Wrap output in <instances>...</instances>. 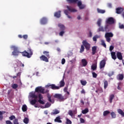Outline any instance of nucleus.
Here are the masks:
<instances>
[{
	"label": "nucleus",
	"instance_id": "473e14b6",
	"mask_svg": "<svg viewBox=\"0 0 124 124\" xmlns=\"http://www.w3.org/2000/svg\"><path fill=\"white\" fill-rule=\"evenodd\" d=\"M97 68V65L96 64H93L91 66L92 70H96Z\"/></svg>",
	"mask_w": 124,
	"mask_h": 124
},
{
	"label": "nucleus",
	"instance_id": "de8ad7c7",
	"mask_svg": "<svg viewBox=\"0 0 124 124\" xmlns=\"http://www.w3.org/2000/svg\"><path fill=\"white\" fill-rule=\"evenodd\" d=\"M92 75L93 78H96L97 77V74L95 73V72H92Z\"/></svg>",
	"mask_w": 124,
	"mask_h": 124
},
{
	"label": "nucleus",
	"instance_id": "3c124183",
	"mask_svg": "<svg viewBox=\"0 0 124 124\" xmlns=\"http://www.w3.org/2000/svg\"><path fill=\"white\" fill-rule=\"evenodd\" d=\"M97 38H98V35L94 36L93 38V41H94L95 42L97 41Z\"/></svg>",
	"mask_w": 124,
	"mask_h": 124
},
{
	"label": "nucleus",
	"instance_id": "0e129e2a",
	"mask_svg": "<svg viewBox=\"0 0 124 124\" xmlns=\"http://www.w3.org/2000/svg\"><path fill=\"white\" fill-rule=\"evenodd\" d=\"M22 37L24 39H28V35H23Z\"/></svg>",
	"mask_w": 124,
	"mask_h": 124
},
{
	"label": "nucleus",
	"instance_id": "0eeeda50",
	"mask_svg": "<svg viewBox=\"0 0 124 124\" xmlns=\"http://www.w3.org/2000/svg\"><path fill=\"white\" fill-rule=\"evenodd\" d=\"M25 65L24 63H22L20 61H17L14 64V67L15 68H17V67H24Z\"/></svg>",
	"mask_w": 124,
	"mask_h": 124
},
{
	"label": "nucleus",
	"instance_id": "338daca9",
	"mask_svg": "<svg viewBox=\"0 0 124 124\" xmlns=\"http://www.w3.org/2000/svg\"><path fill=\"white\" fill-rule=\"evenodd\" d=\"M80 93L81 94H83V93L85 94V93H86V91H85V90L84 89H83L82 90V91H80Z\"/></svg>",
	"mask_w": 124,
	"mask_h": 124
},
{
	"label": "nucleus",
	"instance_id": "c9c22d12",
	"mask_svg": "<svg viewBox=\"0 0 124 124\" xmlns=\"http://www.w3.org/2000/svg\"><path fill=\"white\" fill-rule=\"evenodd\" d=\"M80 83L82 86H86L87 85V81L80 80Z\"/></svg>",
	"mask_w": 124,
	"mask_h": 124
},
{
	"label": "nucleus",
	"instance_id": "bf43d9fd",
	"mask_svg": "<svg viewBox=\"0 0 124 124\" xmlns=\"http://www.w3.org/2000/svg\"><path fill=\"white\" fill-rule=\"evenodd\" d=\"M121 83H118V87H117V89L118 90H119L120 91H121V90H122V88L120 87V86H121Z\"/></svg>",
	"mask_w": 124,
	"mask_h": 124
},
{
	"label": "nucleus",
	"instance_id": "49530a36",
	"mask_svg": "<svg viewBox=\"0 0 124 124\" xmlns=\"http://www.w3.org/2000/svg\"><path fill=\"white\" fill-rule=\"evenodd\" d=\"M66 124H72V122H71V121H70V120H69L68 118L66 119Z\"/></svg>",
	"mask_w": 124,
	"mask_h": 124
},
{
	"label": "nucleus",
	"instance_id": "39448f33",
	"mask_svg": "<svg viewBox=\"0 0 124 124\" xmlns=\"http://www.w3.org/2000/svg\"><path fill=\"white\" fill-rule=\"evenodd\" d=\"M31 96L32 97V98H34V99H32V100H31L30 103L31 104V105H34V104H35V103L37 102L36 99H37L38 96L34 93H31Z\"/></svg>",
	"mask_w": 124,
	"mask_h": 124
},
{
	"label": "nucleus",
	"instance_id": "4be33fe9",
	"mask_svg": "<svg viewBox=\"0 0 124 124\" xmlns=\"http://www.w3.org/2000/svg\"><path fill=\"white\" fill-rule=\"evenodd\" d=\"M97 49V46H93L92 48V55H95V53H96V49Z\"/></svg>",
	"mask_w": 124,
	"mask_h": 124
},
{
	"label": "nucleus",
	"instance_id": "a19ab883",
	"mask_svg": "<svg viewBox=\"0 0 124 124\" xmlns=\"http://www.w3.org/2000/svg\"><path fill=\"white\" fill-rule=\"evenodd\" d=\"M84 50H85V47H84V46L81 45V48L80 49V53H83Z\"/></svg>",
	"mask_w": 124,
	"mask_h": 124
},
{
	"label": "nucleus",
	"instance_id": "09e8293b",
	"mask_svg": "<svg viewBox=\"0 0 124 124\" xmlns=\"http://www.w3.org/2000/svg\"><path fill=\"white\" fill-rule=\"evenodd\" d=\"M51 106V104H50L49 102H47L45 105V108H49Z\"/></svg>",
	"mask_w": 124,
	"mask_h": 124
},
{
	"label": "nucleus",
	"instance_id": "6e6d98bb",
	"mask_svg": "<svg viewBox=\"0 0 124 124\" xmlns=\"http://www.w3.org/2000/svg\"><path fill=\"white\" fill-rule=\"evenodd\" d=\"M113 50H114V46H109V51H110V52H112V51H113Z\"/></svg>",
	"mask_w": 124,
	"mask_h": 124
},
{
	"label": "nucleus",
	"instance_id": "f8f14e48",
	"mask_svg": "<svg viewBox=\"0 0 124 124\" xmlns=\"http://www.w3.org/2000/svg\"><path fill=\"white\" fill-rule=\"evenodd\" d=\"M54 97L60 100H64V97L62 94L56 93L54 95Z\"/></svg>",
	"mask_w": 124,
	"mask_h": 124
},
{
	"label": "nucleus",
	"instance_id": "a18cd8bd",
	"mask_svg": "<svg viewBox=\"0 0 124 124\" xmlns=\"http://www.w3.org/2000/svg\"><path fill=\"white\" fill-rule=\"evenodd\" d=\"M16 119V117L14 115H12L9 117V120L11 121H13V120H15Z\"/></svg>",
	"mask_w": 124,
	"mask_h": 124
},
{
	"label": "nucleus",
	"instance_id": "7ed1b4c3",
	"mask_svg": "<svg viewBox=\"0 0 124 124\" xmlns=\"http://www.w3.org/2000/svg\"><path fill=\"white\" fill-rule=\"evenodd\" d=\"M21 54L23 57H26V58L30 59V58H31V56L33 55V52L31 48L29 47L28 48L27 51L25 50L21 52Z\"/></svg>",
	"mask_w": 124,
	"mask_h": 124
},
{
	"label": "nucleus",
	"instance_id": "a878e982",
	"mask_svg": "<svg viewBox=\"0 0 124 124\" xmlns=\"http://www.w3.org/2000/svg\"><path fill=\"white\" fill-rule=\"evenodd\" d=\"M58 26L59 28H60L61 31H65V27H64V25L61 24H59L58 25Z\"/></svg>",
	"mask_w": 124,
	"mask_h": 124
},
{
	"label": "nucleus",
	"instance_id": "6ab92c4d",
	"mask_svg": "<svg viewBox=\"0 0 124 124\" xmlns=\"http://www.w3.org/2000/svg\"><path fill=\"white\" fill-rule=\"evenodd\" d=\"M116 56L117 57V59H118V60L120 61H122V60H123V55H122L121 52H117Z\"/></svg>",
	"mask_w": 124,
	"mask_h": 124
},
{
	"label": "nucleus",
	"instance_id": "412c9836",
	"mask_svg": "<svg viewBox=\"0 0 124 124\" xmlns=\"http://www.w3.org/2000/svg\"><path fill=\"white\" fill-rule=\"evenodd\" d=\"M124 74H119L117 76V80H124Z\"/></svg>",
	"mask_w": 124,
	"mask_h": 124
},
{
	"label": "nucleus",
	"instance_id": "ddd939ff",
	"mask_svg": "<svg viewBox=\"0 0 124 124\" xmlns=\"http://www.w3.org/2000/svg\"><path fill=\"white\" fill-rule=\"evenodd\" d=\"M12 48L14 49V51L12 52V55L14 56H18L19 55V51H18V48L15 46H12Z\"/></svg>",
	"mask_w": 124,
	"mask_h": 124
},
{
	"label": "nucleus",
	"instance_id": "dca6fc26",
	"mask_svg": "<svg viewBox=\"0 0 124 124\" xmlns=\"http://www.w3.org/2000/svg\"><path fill=\"white\" fill-rule=\"evenodd\" d=\"M66 7L68 11H69L70 12H77V10L73 8L72 7L70 6H67Z\"/></svg>",
	"mask_w": 124,
	"mask_h": 124
},
{
	"label": "nucleus",
	"instance_id": "4d7b16f0",
	"mask_svg": "<svg viewBox=\"0 0 124 124\" xmlns=\"http://www.w3.org/2000/svg\"><path fill=\"white\" fill-rule=\"evenodd\" d=\"M38 98H39V100H41L43 98V96H42V95L41 94H39Z\"/></svg>",
	"mask_w": 124,
	"mask_h": 124
},
{
	"label": "nucleus",
	"instance_id": "2eb2a0df",
	"mask_svg": "<svg viewBox=\"0 0 124 124\" xmlns=\"http://www.w3.org/2000/svg\"><path fill=\"white\" fill-rule=\"evenodd\" d=\"M58 114H60V110L57 109H53L52 112L50 113L51 116H55V115H58Z\"/></svg>",
	"mask_w": 124,
	"mask_h": 124
},
{
	"label": "nucleus",
	"instance_id": "ea45409f",
	"mask_svg": "<svg viewBox=\"0 0 124 124\" xmlns=\"http://www.w3.org/2000/svg\"><path fill=\"white\" fill-rule=\"evenodd\" d=\"M12 88L14 89V90H16L17 88H18V84H14L12 85Z\"/></svg>",
	"mask_w": 124,
	"mask_h": 124
},
{
	"label": "nucleus",
	"instance_id": "8fccbe9b",
	"mask_svg": "<svg viewBox=\"0 0 124 124\" xmlns=\"http://www.w3.org/2000/svg\"><path fill=\"white\" fill-rule=\"evenodd\" d=\"M62 31L59 33V35L60 36H63V34H64V30H61Z\"/></svg>",
	"mask_w": 124,
	"mask_h": 124
},
{
	"label": "nucleus",
	"instance_id": "f257e3e1",
	"mask_svg": "<svg viewBox=\"0 0 124 124\" xmlns=\"http://www.w3.org/2000/svg\"><path fill=\"white\" fill-rule=\"evenodd\" d=\"M64 85H65V83H64V79L63 78L60 82V86H57L55 84H50V83H48L46 85V88H49V89H52V90H60L61 88L64 87Z\"/></svg>",
	"mask_w": 124,
	"mask_h": 124
},
{
	"label": "nucleus",
	"instance_id": "9d476101",
	"mask_svg": "<svg viewBox=\"0 0 124 124\" xmlns=\"http://www.w3.org/2000/svg\"><path fill=\"white\" fill-rule=\"evenodd\" d=\"M106 64V61L105 60H103L100 61L99 63V68L100 69H104L105 67V65Z\"/></svg>",
	"mask_w": 124,
	"mask_h": 124
},
{
	"label": "nucleus",
	"instance_id": "864d4df0",
	"mask_svg": "<svg viewBox=\"0 0 124 124\" xmlns=\"http://www.w3.org/2000/svg\"><path fill=\"white\" fill-rule=\"evenodd\" d=\"M68 114L71 116H73V112H72V110H69L68 111Z\"/></svg>",
	"mask_w": 124,
	"mask_h": 124
},
{
	"label": "nucleus",
	"instance_id": "680f3d73",
	"mask_svg": "<svg viewBox=\"0 0 124 124\" xmlns=\"http://www.w3.org/2000/svg\"><path fill=\"white\" fill-rule=\"evenodd\" d=\"M6 124H13V123H12V122H11V121H10L9 120L6 121Z\"/></svg>",
	"mask_w": 124,
	"mask_h": 124
},
{
	"label": "nucleus",
	"instance_id": "9b49d317",
	"mask_svg": "<svg viewBox=\"0 0 124 124\" xmlns=\"http://www.w3.org/2000/svg\"><path fill=\"white\" fill-rule=\"evenodd\" d=\"M106 22L107 24H108L109 25H113V24L115 23V19L112 17H110L108 18Z\"/></svg>",
	"mask_w": 124,
	"mask_h": 124
},
{
	"label": "nucleus",
	"instance_id": "72a5a7b5",
	"mask_svg": "<svg viewBox=\"0 0 124 124\" xmlns=\"http://www.w3.org/2000/svg\"><path fill=\"white\" fill-rule=\"evenodd\" d=\"M97 11L98 13H101V14H104V13L105 12V10H101L98 8L97 9Z\"/></svg>",
	"mask_w": 124,
	"mask_h": 124
},
{
	"label": "nucleus",
	"instance_id": "e2e57ef3",
	"mask_svg": "<svg viewBox=\"0 0 124 124\" xmlns=\"http://www.w3.org/2000/svg\"><path fill=\"white\" fill-rule=\"evenodd\" d=\"M119 28H120V29H124V24L121 25V24H119Z\"/></svg>",
	"mask_w": 124,
	"mask_h": 124
},
{
	"label": "nucleus",
	"instance_id": "20e7f679",
	"mask_svg": "<svg viewBox=\"0 0 124 124\" xmlns=\"http://www.w3.org/2000/svg\"><path fill=\"white\" fill-rule=\"evenodd\" d=\"M101 22H102L101 19H98L97 21V25H98V26L99 27L97 30L98 32H99L100 31H102L103 32H104V31H105V29H104V28L103 26H101Z\"/></svg>",
	"mask_w": 124,
	"mask_h": 124
},
{
	"label": "nucleus",
	"instance_id": "cd10ccee",
	"mask_svg": "<svg viewBox=\"0 0 124 124\" xmlns=\"http://www.w3.org/2000/svg\"><path fill=\"white\" fill-rule=\"evenodd\" d=\"M114 98H115V95H114V94H112L110 95V96H109L110 103H112V102H113V99H114Z\"/></svg>",
	"mask_w": 124,
	"mask_h": 124
},
{
	"label": "nucleus",
	"instance_id": "4468645a",
	"mask_svg": "<svg viewBox=\"0 0 124 124\" xmlns=\"http://www.w3.org/2000/svg\"><path fill=\"white\" fill-rule=\"evenodd\" d=\"M40 59L41 61H43L46 62H49V58H48V57H46L45 55H42L40 57Z\"/></svg>",
	"mask_w": 124,
	"mask_h": 124
},
{
	"label": "nucleus",
	"instance_id": "13d9d810",
	"mask_svg": "<svg viewBox=\"0 0 124 124\" xmlns=\"http://www.w3.org/2000/svg\"><path fill=\"white\" fill-rule=\"evenodd\" d=\"M80 122L81 124H84L85 123V120L84 119L80 118Z\"/></svg>",
	"mask_w": 124,
	"mask_h": 124
},
{
	"label": "nucleus",
	"instance_id": "f704fd0d",
	"mask_svg": "<svg viewBox=\"0 0 124 124\" xmlns=\"http://www.w3.org/2000/svg\"><path fill=\"white\" fill-rule=\"evenodd\" d=\"M110 114V111L108 110H106L103 112V116L104 117H106L107 115H109Z\"/></svg>",
	"mask_w": 124,
	"mask_h": 124
},
{
	"label": "nucleus",
	"instance_id": "a211bd4d",
	"mask_svg": "<svg viewBox=\"0 0 124 124\" xmlns=\"http://www.w3.org/2000/svg\"><path fill=\"white\" fill-rule=\"evenodd\" d=\"M21 74L22 72H19L16 74V76H11V78H13V79H16V78H21Z\"/></svg>",
	"mask_w": 124,
	"mask_h": 124
},
{
	"label": "nucleus",
	"instance_id": "37998d69",
	"mask_svg": "<svg viewBox=\"0 0 124 124\" xmlns=\"http://www.w3.org/2000/svg\"><path fill=\"white\" fill-rule=\"evenodd\" d=\"M110 115H111L112 119H115V118H116V113H115V112H112L110 113Z\"/></svg>",
	"mask_w": 124,
	"mask_h": 124
},
{
	"label": "nucleus",
	"instance_id": "e433bc0d",
	"mask_svg": "<svg viewBox=\"0 0 124 124\" xmlns=\"http://www.w3.org/2000/svg\"><path fill=\"white\" fill-rule=\"evenodd\" d=\"M29 118L25 117L23 120V123H24V124H29Z\"/></svg>",
	"mask_w": 124,
	"mask_h": 124
},
{
	"label": "nucleus",
	"instance_id": "6e6552de",
	"mask_svg": "<svg viewBox=\"0 0 124 124\" xmlns=\"http://www.w3.org/2000/svg\"><path fill=\"white\" fill-rule=\"evenodd\" d=\"M82 44L83 46L85 47V49L87 51H89L90 49H91V45L88 43L86 40H84L82 41Z\"/></svg>",
	"mask_w": 124,
	"mask_h": 124
},
{
	"label": "nucleus",
	"instance_id": "1a4fd4ad",
	"mask_svg": "<svg viewBox=\"0 0 124 124\" xmlns=\"http://www.w3.org/2000/svg\"><path fill=\"white\" fill-rule=\"evenodd\" d=\"M35 91L36 93H45V89L41 86L37 87L35 88Z\"/></svg>",
	"mask_w": 124,
	"mask_h": 124
},
{
	"label": "nucleus",
	"instance_id": "052dcab7",
	"mask_svg": "<svg viewBox=\"0 0 124 124\" xmlns=\"http://www.w3.org/2000/svg\"><path fill=\"white\" fill-rule=\"evenodd\" d=\"M64 63H65V59L63 58L62 60V64H64Z\"/></svg>",
	"mask_w": 124,
	"mask_h": 124
},
{
	"label": "nucleus",
	"instance_id": "5fc2aeb1",
	"mask_svg": "<svg viewBox=\"0 0 124 124\" xmlns=\"http://www.w3.org/2000/svg\"><path fill=\"white\" fill-rule=\"evenodd\" d=\"M38 101L40 104H45V102H44V101H42L41 99L38 100Z\"/></svg>",
	"mask_w": 124,
	"mask_h": 124
},
{
	"label": "nucleus",
	"instance_id": "423d86ee",
	"mask_svg": "<svg viewBox=\"0 0 124 124\" xmlns=\"http://www.w3.org/2000/svg\"><path fill=\"white\" fill-rule=\"evenodd\" d=\"M114 36V34L112 32H107L105 34V37L106 39V41L107 42L110 43L111 41V38L110 37H113Z\"/></svg>",
	"mask_w": 124,
	"mask_h": 124
},
{
	"label": "nucleus",
	"instance_id": "aec40b11",
	"mask_svg": "<svg viewBox=\"0 0 124 124\" xmlns=\"http://www.w3.org/2000/svg\"><path fill=\"white\" fill-rule=\"evenodd\" d=\"M117 14H121L123 11H124V9L123 8L118 7L116 9Z\"/></svg>",
	"mask_w": 124,
	"mask_h": 124
},
{
	"label": "nucleus",
	"instance_id": "c85d7f7f",
	"mask_svg": "<svg viewBox=\"0 0 124 124\" xmlns=\"http://www.w3.org/2000/svg\"><path fill=\"white\" fill-rule=\"evenodd\" d=\"M22 110L23 112L27 111V110H28V107H27L26 105H23L22 106Z\"/></svg>",
	"mask_w": 124,
	"mask_h": 124
},
{
	"label": "nucleus",
	"instance_id": "2f4dec72",
	"mask_svg": "<svg viewBox=\"0 0 124 124\" xmlns=\"http://www.w3.org/2000/svg\"><path fill=\"white\" fill-rule=\"evenodd\" d=\"M64 13L65 14V15H66V16H67L68 18H69V19H71V16H70L68 15V14L69 13V12H68V11L67 10H65L64 11Z\"/></svg>",
	"mask_w": 124,
	"mask_h": 124
},
{
	"label": "nucleus",
	"instance_id": "79ce46f5",
	"mask_svg": "<svg viewBox=\"0 0 124 124\" xmlns=\"http://www.w3.org/2000/svg\"><path fill=\"white\" fill-rule=\"evenodd\" d=\"M108 87V81L105 80L104 81V89H106Z\"/></svg>",
	"mask_w": 124,
	"mask_h": 124
},
{
	"label": "nucleus",
	"instance_id": "f03ea898",
	"mask_svg": "<svg viewBox=\"0 0 124 124\" xmlns=\"http://www.w3.org/2000/svg\"><path fill=\"white\" fill-rule=\"evenodd\" d=\"M69 3H76L78 1V6L79 9H84L86 7V5L83 4L82 1H78L79 0H66Z\"/></svg>",
	"mask_w": 124,
	"mask_h": 124
},
{
	"label": "nucleus",
	"instance_id": "69168bd1",
	"mask_svg": "<svg viewBox=\"0 0 124 124\" xmlns=\"http://www.w3.org/2000/svg\"><path fill=\"white\" fill-rule=\"evenodd\" d=\"M104 29L105 30V31H107V30H108V25L105 26Z\"/></svg>",
	"mask_w": 124,
	"mask_h": 124
},
{
	"label": "nucleus",
	"instance_id": "c03bdc74",
	"mask_svg": "<svg viewBox=\"0 0 124 124\" xmlns=\"http://www.w3.org/2000/svg\"><path fill=\"white\" fill-rule=\"evenodd\" d=\"M101 45H102V46H103L105 48H106V44H105L104 40H101Z\"/></svg>",
	"mask_w": 124,
	"mask_h": 124
},
{
	"label": "nucleus",
	"instance_id": "5701e85b",
	"mask_svg": "<svg viewBox=\"0 0 124 124\" xmlns=\"http://www.w3.org/2000/svg\"><path fill=\"white\" fill-rule=\"evenodd\" d=\"M54 122L55 123H62V121L61 120V116H59L56 118V119H54Z\"/></svg>",
	"mask_w": 124,
	"mask_h": 124
},
{
	"label": "nucleus",
	"instance_id": "c756f323",
	"mask_svg": "<svg viewBox=\"0 0 124 124\" xmlns=\"http://www.w3.org/2000/svg\"><path fill=\"white\" fill-rule=\"evenodd\" d=\"M118 112L119 113V114H120V115H121V116H122V117H124V111H123L121 109L119 108L118 110Z\"/></svg>",
	"mask_w": 124,
	"mask_h": 124
},
{
	"label": "nucleus",
	"instance_id": "58836bf2",
	"mask_svg": "<svg viewBox=\"0 0 124 124\" xmlns=\"http://www.w3.org/2000/svg\"><path fill=\"white\" fill-rule=\"evenodd\" d=\"M47 97L48 98V101L49 102H52V99H51L52 97V96H51L50 94H49V93H48L47 95Z\"/></svg>",
	"mask_w": 124,
	"mask_h": 124
},
{
	"label": "nucleus",
	"instance_id": "4c0bfd02",
	"mask_svg": "<svg viewBox=\"0 0 124 124\" xmlns=\"http://www.w3.org/2000/svg\"><path fill=\"white\" fill-rule=\"evenodd\" d=\"M82 114H87V113H89V108H86L84 110L82 111Z\"/></svg>",
	"mask_w": 124,
	"mask_h": 124
},
{
	"label": "nucleus",
	"instance_id": "603ef678",
	"mask_svg": "<svg viewBox=\"0 0 124 124\" xmlns=\"http://www.w3.org/2000/svg\"><path fill=\"white\" fill-rule=\"evenodd\" d=\"M13 124H19V122H18V119H15L13 121Z\"/></svg>",
	"mask_w": 124,
	"mask_h": 124
},
{
	"label": "nucleus",
	"instance_id": "b1692460",
	"mask_svg": "<svg viewBox=\"0 0 124 124\" xmlns=\"http://www.w3.org/2000/svg\"><path fill=\"white\" fill-rule=\"evenodd\" d=\"M81 62L82 63L83 66H87V65L88 64V62L86 59H82Z\"/></svg>",
	"mask_w": 124,
	"mask_h": 124
},
{
	"label": "nucleus",
	"instance_id": "393cba45",
	"mask_svg": "<svg viewBox=\"0 0 124 124\" xmlns=\"http://www.w3.org/2000/svg\"><path fill=\"white\" fill-rule=\"evenodd\" d=\"M61 11L55 12L54 14V16L56 17V18H60L61 17Z\"/></svg>",
	"mask_w": 124,
	"mask_h": 124
},
{
	"label": "nucleus",
	"instance_id": "774afa93",
	"mask_svg": "<svg viewBox=\"0 0 124 124\" xmlns=\"http://www.w3.org/2000/svg\"><path fill=\"white\" fill-rule=\"evenodd\" d=\"M93 36V33H92V31H90L89 32V37H92Z\"/></svg>",
	"mask_w": 124,
	"mask_h": 124
},
{
	"label": "nucleus",
	"instance_id": "f3484780",
	"mask_svg": "<svg viewBox=\"0 0 124 124\" xmlns=\"http://www.w3.org/2000/svg\"><path fill=\"white\" fill-rule=\"evenodd\" d=\"M41 25H45L47 24V18L46 17H43L40 20Z\"/></svg>",
	"mask_w": 124,
	"mask_h": 124
},
{
	"label": "nucleus",
	"instance_id": "bb28decb",
	"mask_svg": "<svg viewBox=\"0 0 124 124\" xmlns=\"http://www.w3.org/2000/svg\"><path fill=\"white\" fill-rule=\"evenodd\" d=\"M111 57L113 60H116L117 59V56H116V52H111Z\"/></svg>",
	"mask_w": 124,
	"mask_h": 124
},
{
	"label": "nucleus",
	"instance_id": "7c9ffc66",
	"mask_svg": "<svg viewBox=\"0 0 124 124\" xmlns=\"http://www.w3.org/2000/svg\"><path fill=\"white\" fill-rule=\"evenodd\" d=\"M43 54L44 55H45L48 59H50V54H49L48 51H44Z\"/></svg>",
	"mask_w": 124,
	"mask_h": 124
}]
</instances>
